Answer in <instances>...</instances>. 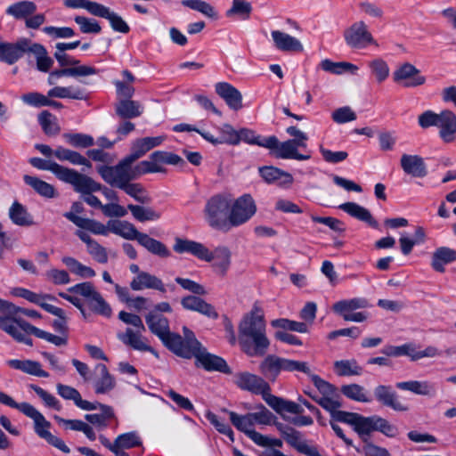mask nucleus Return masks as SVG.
Here are the masks:
<instances>
[{
  "instance_id": "f257e3e1",
  "label": "nucleus",
  "mask_w": 456,
  "mask_h": 456,
  "mask_svg": "<svg viewBox=\"0 0 456 456\" xmlns=\"http://www.w3.org/2000/svg\"><path fill=\"white\" fill-rule=\"evenodd\" d=\"M63 216L80 229H85L95 235H108L109 232H111L126 240H137L142 247L154 256L161 258L171 256L170 250L163 242L140 232L133 224L127 221L110 220L107 225H104L99 221L75 216L71 212H66Z\"/></svg>"
},
{
  "instance_id": "f03ea898",
  "label": "nucleus",
  "mask_w": 456,
  "mask_h": 456,
  "mask_svg": "<svg viewBox=\"0 0 456 456\" xmlns=\"http://www.w3.org/2000/svg\"><path fill=\"white\" fill-rule=\"evenodd\" d=\"M239 343L250 357L264 356L270 346L264 310L258 302L254 303L239 324Z\"/></svg>"
},
{
  "instance_id": "7ed1b4c3",
  "label": "nucleus",
  "mask_w": 456,
  "mask_h": 456,
  "mask_svg": "<svg viewBox=\"0 0 456 456\" xmlns=\"http://www.w3.org/2000/svg\"><path fill=\"white\" fill-rule=\"evenodd\" d=\"M235 384L243 390L261 395L265 402L278 413L301 414L304 411L300 404L272 395L269 384L257 375L240 372L235 377Z\"/></svg>"
},
{
  "instance_id": "20e7f679",
  "label": "nucleus",
  "mask_w": 456,
  "mask_h": 456,
  "mask_svg": "<svg viewBox=\"0 0 456 456\" xmlns=\"http://www.w3.org/2000/svg\"><path fill=\"white\" fill-rule=\"evenodd\" d=\"M118 318L126 324L135 329L127 328L124 333L118 334V338L120 341L134 350L151 352L156 357H159V354L149 345L147 338L142 336L145 327L139 315L121 311L118 314Z\"/></svg>"
},
{
  "instance_id": "39448f33",
  "label": "nucleus",
  "mask_w": 456,
  "mask_h": 456,
  "mask_svg": "<svg viewBox=\"0 0 456 456\" xmlns=\"http://www.w3.org/2000/svg\"><path fill=\"white\" fill-rule=\"evenodd\" d=\"M231 194L217 193L211 196L204 207V217L208 225L216 230L227 231Z\"/></svg>"
},
{
  "instance_id": "423d86ee",
  "label": "nucleus",
  "mask_w": 456,
  "mask_h": 456,
  "mask_svg": "<svg viewBox=\"0 0 456 456\" xmlns=\"http://www.w3.org/2000/svg\"><path fill=\"white\" fill-rule=\"evenodd\" d=\"M259 371L266 379L273 382L281 371H300L309 374L310 368L305 362L269 354L261 362Z\"/></svg>"
},
{
  "instance_id": "0eeeda50",
  "label": "nucleus",
  "mask_w": 456,
  "mask_h": 456,
  "mask_svg": "<svg viewBox=\"0 0 456 456\" xmlns=\"http://www.w3.org/2000/svg\"><path fill=\"white\" fill-rule=\"evenodd\" d=\"M256 210V204L250 194H242L235 200L231 196L227 230L248 223L255 216Z\"/></svg>"
},
{
  "instance_id": "6e6552de",
  "label": "nucleus",
  "mask_w": 456,
  "mask_h": 456,
  "mask_svg": "<svg viewBox=\"0 0 456 456\" xmlns=\"http://www.w3.org/2000/svg\"><path fill=\"white\" fill-rule=\"evenodd\" d=\"M68 292L79 295L84 297L90 310L94 314L104 317H110L112 309L107 301L102 297L101 293L96 290L94 286L88 281L76 284L68 289Z\"/></svg>"
},
{
  "instance_id": "1a4fd4ad",
  "label": "nucleus",
  "mask_w": 456,
  "mask_h": 456,
  "mask_svg": "<svg viewBox=\"0 0 456 456\" xmlns=\"http://www.w3.org/2000/svg\"><path fill=\"white\" fill-rule=\"evenodd\" d=\"M133 164L134 162L126 157L116 166L99 167L98 173L107 183L121 189L127 182L136 179Z\"/></svg>"
},
{
  "instance_id": "9d476101",
  "label": "nucleus",
  "mask_w": 456,
  "mask_h": 456,
  "mask_svg": "<svg viewBox=\"0 0 456 456\" xmlns=\"http://www.w3.org/2000/svg\"><path fill=\"white\" fill-rule=\"evenodd\" d=\"M24 415L33 419L34 430L40 438L45 439L49 444L54 446L64 453L69 452V448L66 445L64 441L60 437L53 436L49 431L51 423L32 404L28 406L24 412Z\"/></svg>"
},
{
  "instance_id": "9b49d317",
  "label": "nucleus",
  "mask_w": 456,
  "mask_h": 456,
  "mask_svg": "<svg viewBox=\"0 0 456 456\" xmlns=\"http://www.w3.org/2000/svg\"><path fill=\"white\" fill-rule=\"evenodd\" d=\"M346 44L354 49H364L370 45L378 46L377 41L362 20L354 22L344 31Z\"/></svg>"
},
{
  "instance_id": "f8f14e48",
  "label": "nucleus",
  "mask_w": 456,
  "mask_h": 456,
  "mask_svg": "<svg viewBox=\"0 0 456 456\" xmlns=\"http://www.w3.org/2000/svg\"><path fill=\"white\" fill-rule=\"evenodd\" d=\"M59 180L71 184L74 190L77 192H80L82 195L101 190V185L91 177L68 167L64 168Z\"/></svg>"
},
{
  "instance_id": "ddd939ff",
  "label": "nucleus",
  "mask_w": 456,
  "mask_h": 456,
  "mask_svg": "<svg viewBox=\"0 0 456 456\" xmlns=\"http://www.w3.org/2000/svg\"><path fill=\"white\" fill-rule=\"evenodd\" d=\"M30 42L31 40L26 37L13 43L0 41V61L8 65L16 63L28 53Z\"/></svg>"
},
{
  "instance_id": "4468645a",
  "label": "nucleus",
  "mask_w": 456,
  "mask_h": 456,
  "mask_svg": "<svg viewBox=\"0 0 456 456\" xmlns=\"http://www.w3.org/2000/svg\"><path fill=\"white\" fill-rule=\"evenodd\" d=\"M393 79L404 87H416L426 82V77L421 75L420 70L409 62L403 63L395 70Z\"/></svg>"
},
{
  "instance_id": "2eb2a0df",
  "label": "nucleus",
  "mask_w": 456,
  "mask_h": 456,
  "mask_svg": "<svg viewBox=\"0 0 456 456\" xmlns=\"http://www.w3.org/2000/svg\"><path fill=\"white\" fill-rule=\"evenodd\" d=\"M339 422H344L351 425L354 431L365 441L372 431H374L375 415L371 417H364L358 413H339Z\"/></svg>"
},
{
  "instance_id": "dca6fc26",
  "label": "nucleus",
  "mask_w": 456,
  "mask_h": 456,
  "mask_svg": "<svg viewBox=\"0 0 456 456\" xmlns=\"http://www.w3.org/2000/svg\"><path fill=\"white\" fill-rule=\"evenodd\" d=\"M173 249L178 254L188 253L200 260L206 262L212 261L210 250L205 245L198 241L177 237L175 239Z\"/></svg>"
},
{
  "instance_id": "f3484780",
  "label": "nucleus",
  "mask_w": 456,
  "mask_h": 456,
  "mask_svg": "<svg viewBox=\"0 0 456 456\" xmlns=\"http://www.w3.org/2000/svg\"><path fill=\"white\" fill-rule=\"evenodd\" d=\"M13 295L39 305L53 315H60L61 314V308L46 303V300L56 299L55 297L51 294H38L25 288H16L13 289Z\"/></svg>"
},
{
  "instance_id": "a211bd4d",
  "label": "nucleus",
  "mask_w": 456,
  "mask_h": 456,
  "mask_svg": "<svg viewBox=\"0 0 456 456\" xmlns=\"http://www.w3.org/2000/svg\"><path fill=\"white\" fill-rule=\"evenodd\" d=\"M301 148L299 144L292 140H287L280 142L276 137V142L272 148H267L273 151V154L282 159H297V160H307L311 158L310 153L301 154L297 151V149Z\"/></svg>"
},
{
  "instance_id": "6ab92c4d",
  "label": "nucleus",
  "mask_w": 456,
  "mask_h": 456,
  "mask_svg": "<svg viewBox=\"0 0 456 456\" xmlns=\"http://www.w3.org/2000/svg\"><path fill=\"white\" fill-rule=\"evenodd\" d=\"M374 395L379 403L395 411H409V406L399 400L397 394L389 386H377L374 389Z\"/></svg>"
},
{
  "instance_id": "aec40b11",
  "label": "nucleus",
  "mask_w": 456,
  "mask_h": 456,
  "mask_svg": "<svg viewBox=\"0 0 456 456\" xmlns=\"http://www.w3.org/2000/svg\"><path fill=\"white\" fill-rule=\"evenodd\" d=\"M94 371L96 377L93 380V385L95 394L106 395L111 392L116 387V379L110 373L107 366L103 363H98Z\"/></svg>"
},
{
  "instance_id": "412c9836",
  "label": "nucleus",
  "mask_w": 456,
  "mask_h": 456,
  "mask_svg": "<svg viewBox=\"0 0 456 456\" xmlns=\"http://www.w3.org/2000/svg\"><path fill=\"white\" fill-rule=\"evenodd\" d=\"M436 127L439 128V137L443 142L450 143L456 139V115L449 110L439 113Z\"/></svg>"
},
{
  "instance_id": "4be33fe9",
  "label": "nucleus",
  "mask_w": 456,
  "mask_h": 456,
  "mask_svg": "<svg viewBox=\"0 0 456 456\" xmlns=\"http://www.w3.org/2000/svg\"><path fill=\"white\" fill-rule=\"evenodd\" d=\"M192 357H195L197 362L208 371L215 370L226 374L231 373V369L222 357L209 354L206 350L200 348Z\"/></svg>"
},
{
  "instance_id": "5701e85b",
  "label": "nucleus",
  "mask_w": 456,
  "mask_h": 456,
  "mask_svg": "<svg viewBox=\"0 0 456 456\" xmlns=\"http://www.w3.org/2000/svg\"><path fill=\"white\" fill-rule=\"evenodd\" d=\"M271 37L274 47L281 52L301 53L304 46L299 39L281 30H272Z\"/></svg>"
},
{
  "instance_id": "b1692460",
  "label": "nucleus",
  "mask_w": 456,
  "mask_h": 456,
  "mask_svg": "<svg viewBox=\"0 0 456 456\" xmlns=\"http://www.w3.org/2000/svg\"><path fill=\"white\" fill-rule=\"evenodd\" d=\"M400 164L403 172L412 177L423 178L428 175L427 165L419 155L403 154Z\"/></svg>"
},
{
  "instance_id": "393cba45",
  "label": "nucleus",
  "mask_w": 456,
  "mask_h": 456,
  "mask_svg": "<svg viewBox=\"0 0 456 456\" xmlns=\"http://www.w3.org/2000/svg\"><path fill=\"white\" fill-rule=\"evenodd\" d=\"M215 90L230 109L239 110L242 108V95L232 85L227 82H218L215 85Z\"/></svg>"
},
{
  "instance_id": "a878e982",
  "label": "nucleus",
  "mask_w": 456,
  "mask_h": 456,
  "mask_svg": "<svg viewBox=\"0 0 456 456\" xmlns=\"http://www.w3.org/2000/svg\"><path fill=\"white\" fill-rule=\"evenodd\" d=\"M130 287L134 291L148 289H155L161 293L167 292L166 286L162 280L147 272H141L136 275L130 282Z\"/></svg>"
},
{
  "instance_id": "bb28decb",
  "label": "nucleus",
  "mask_w": 456,
  "mask_h": 456,
  "mask_svg": "<svg viewBox=\"0 0 456 456\" xmlns=\"http://www.w3.org/2000/svg\"><path fill=\"white\" fill-rule=\"evenodd\" d=\"M182 306L189 311L198 312L208 318L216 319L218 314L215 307L197 296H186L181 299Z\"/></svg>"
},
{
  "instance_id": "cd10ccee",
  "label": "nucleus",
  "mask_w": 456,
  "mask_h": 456,
  "mask_svg": "<svg viewBox=\"0 0 456 456\" xmlns=\"http://www.w3.org/2000/svg\"><path fill=\"white\" fill-rule=\"evenodd\" d=\"M259 174L267 183H276L279 186L287 187L294 182L291 174L273 166L260 167Z\"/></svg>"
},
{
  "instance_id": "c85d7f7f",
  "label": "nucleus",
  "mask_w": 456,
  "mask_h": 456,
  "mask_svg": "<svg viewBox=\"0 0 456 456\" xmlns=\"http://www.w3.org/2000/svg\"><path fill=\"white\" fill-rule=\"evenodd\" d=\"M164 141L163 136L144 137L135 140L131 147V153L126 156L131 161L134 162L144 156L151 149L159 146Z\"/></svg>"
},
{
  "instance_id": "c756f323",
  "label": "nucleus",
  "mask_w": 456,
  "mask_h": 456,
  "mask_svg": "<svg viewBox=\"0 0 456 456\" xmlns=\"http://www.w3.org/2000/svg\"><path fill=\"white\" fill-rule=\"evenodd\" d=\"M338 208L360 221L367 223L372 228H378L379 224L373 218L370 212L364 207L355 202H346L340 204Z\"/></svg>"
},
{
  "instance_id": "7c9ffc66",
  "label": "nucleus",
  "mask_w": 456,
  "mask_h": 456,
  "mask_svg": "<svg viewBox=\"0 0 456 456\" xmlns=\"http://www.w3.org/2000/svg\"><path fill=\"white\" fill-rule=\"evenodd\" d=\"M160 340L162 343L176 355L190 359L192 357L191 351L186 346L183 338L175 333L168 331Z\"/></svg>"
},
{
  "instance_id": "2f4dec72",
  "label": "nucleus",
  "mask_w": 456,
  "mask_h": 456,
  "mask_svg": "<svg viewBox=\"0 0 456 456\" xmlns=\"http://www.w3.org/2000/svg\"><path fill=\"white\" fill-rule=\"evenodd\" d=\"M395 387L403 391H410L418 395L433 396L436 393L434 385L427 380H409L397 382Z\"/></svg>"
},
{
  "instance_id": "473e14b6",
  "label": "nucleus",
  "mask_w": 456,
  "mask_h": 456,
  "mask_svg": "<svg viewBox=\"0 0 456 456\" xmlns=\"http://www.w3.org/2000/svg\"><path fill=\"white\" fill-rule=\"evenodd\" d=\"M145 322L151 332L156 335L159 339L170 331L168 320L154 311H151L146 314Z\"/></svg>"
},
{
  "instance_id": "72a5a7b5",
  "label": "nucleus",
  "mask_w": 456,
  "mask_h": 456,
  "mask_svg": "<svg viewBox=\"0 0 456 456\" xmlns=\"http://www.w3.org/2000/svg\"><path fill=\"white\" fill-rule=\"evenodd\" d=\"M8 216L10 220L18 226H31L34 224L33 217L27 208L15 200L11 205Z\"/></svg>"
},
{
  "instance_id": "f704fd0d",
  "label": "nucleus",
  "mask_w": 456,
  "mask_h": 456,
  "mask_svg": "<svg viewBox=\"0 0 456 456\" xmlns=\"http://www.w3.org/2000/svg\"><path fill=\"white\" fill-rule=\"evenodd\" d=\"M369 305V302L366 298L354 297L336 302L333 305L332 309L336 314H339L343 318L345 314H350L358 309L367 308Z\"/></svg>"
},
{
  "instance_id": "c9c22d12",
  "label": "nucleus",
  "mask_w": 456,
  "mask_h": 456,
  "mask_svg": "<svg viewBox=\"0 0 456 456\" xmlns=\"http://www.w3.org/2000/svg\"><path fill=\"white\" fill-rule=\"evenodd\" d=\"M7 364L15 370H20L29 375L40 378H48L49 373L44 370L38 362L31 360H18L12 359L7 362Z\"/></svg>"
},
{
  "instance_id": "e433bc0d",
  "label": "nucleus",
  "mask_w": 456,
  "mask_h": 456,
  "mask_svg": "<svg viewBox=\"0 0 456 456\" xmlns=\"http://www.w3.org/2000/svg\"><path fill=\"white\" fill-rule=\"evenodd\" d=\"M239 142L243 141L248 144L258 145L264 148H272L276 142V136L271 135L268 137H262L256 134L253 130L248 128H241L238 131Z\"/></svg>"
},
{
  "instance_id": "4c0bfd02",
  "label": "nucleus",
  "mask_w": 456,
  "mask_h": 456,
  "mask_svg": "<svg viewBox=\"0 0 456 456\" xmlns=\"http://www.w3.org/2000/svg\"><path fill=\"white\" fill-rule=\"evenodd\" d=\"M454 261H456V250L441 247L433 253L431 266L435 271L444 273V265Z\"/></svg>"
},
{
  "instance_id": "58836bf2",
  "label": "nucleus",
  "mask_w": 456,
  "mask_h": 456,
  "mask_svg": "<svg viewBox=\"0 0 456 456\" xmlns=\"http://www.w3.org/2000/svg\"><path fill=\"white\" fill-rule=\"evenodd\" d=\"M28 53L35 55L37 69L41 72H48L53 65V60L48 56L45 47L38 43L30 42Z\"/></svg>"
},
{
  "instance_id": "ea45409f",
  "label": "nucleus",
  "mask_w": 456,
  "mask_h": 456,
  "mask_svg": "<svg viewBox=\"0 0 456 456\" xmlns=\"http://www.w3.org/2000/svg\"><path fill=\"white\" fill-rule=\"evenodd\" d=\"M96 16L108 20L110 27L116 32L126 34L130 30L128 24L122 19L121 16L110 11L109 7L103 4H101Z\"/></svg>"
},
{
  "instance_id": "a19ab883",
  "label": "nucleus",
  "mask_w": 456,
  "mask_h": 456,
  "mask_svg": "<svg viewBox=\"0 0 456 456\" xmlns=\"http://www.w3.org/2000/svg\"><path fill=\"white\" fill-rule=\"evenodd\" d=\"M214 267L221 275H225L231 265V251L226 247H217L214 251L210 250Z\"/></svg>"
},
{
  "instance_id": "79ce46f5",
  "label": "nucleus",
  "mask_w": 456,
  "mask_h": 456,
  "mask_svg": "<svg viewBox=\"0 0 456 456\" xmlns=\"http://www.w3.org/2000/svg\"><path fill=\"white\" fill-rule=\"evenodd\" d=\"M23 180L26 184L29 185L37 194L44 198L53 199L57 195L56 190L52 184L38 177L26 175Z\"/></svg>"
},
{
  "instance_id": "37998d69",
  "label": "nucleus",
  "mask_w": 456,
  "mask_h": 456,
  "mask_svg": "<svg viewBox=\"0 0 456 456\" xmlns=\"http://www.w3.org/2000/svg\"><path fill=\"white\" fill-rule=\"evenodd\" d=\"M49 97L60 99L86 100L85 90L77 86H55L47 93Z\"/></svg>"
},
{
  "instance_id": "c03bdc74",
  "label": "nucleus",
  "mask_w": 456,
  "mask_h": 456,
  "mask_svg": "<svg viewBox=\"0 0 456 456\" xmlns=\"http://www.w3.org/2000/svg\"><path fill=\"white\" fill-rule=\"evenodd\" d=\"M37 11V5L32 1H20L8 6L6 13L16 20H27Z\"/></svg>"
},
{
  "instance_id": "a18cd8bd",
  "label": "nucleus",
  "mask_w": 456,
  "mask_h": 456,
  "mask_svg": "<svg viewBox=\"0 0 456 456\" xmlns=\"http://www.w3.org/2000/svg\"><path fill=\"white\" fill-rule=\"evenodd\" d=\"M116 112L122 118H134L142 114V107L138 102L125 99L116 105Z\"/></svg>"
},
{
  "instance_id": "49530a36",
  "label": "nucleus",
  "mask_w": 456,
  "mask_h": 456,
  "mask_svg": "<svg viewBox=\"0 0 456 456\" xmlns=\"http://www.w3.org/2000/svg\"><path fill=\"white\" fill-rule=\"evenodd\" d=\"M127 209L130 210L133 217L139 222L157 221L161 214L151 207L129 204Z\"/></svg>"
},
{
  "instance_id": "de8ad7c7",
  "label": "nucleus",
  "mask_w": 456,
  "mask_h": 456,
  "mask_svg": "<svg viewBox=\"0 0 456 456\" xmlns=\"http://www.w3.org/2000/svg\"><path fill=\"white\" fill-rule=\"evenodd\" d=\"M334 371L338 376H359L362 373V367L356 360H340L334 362Z\"/></svg>"
},
{
  "instance_id": "09e8293b",
  "label": "nucleus",
  "mask_w": 456,
  "mask_h": 456,
  "mask_svg": "<svg viewBox=\"0 0 456 456\" xmlns=\"http://www.w3.org/2000/svg\"><path fill=\"white\" fill-rule=\"evenodd\" d=\"M341 392L347 398L356 402L370 403L372 401L367 390L358 384L345 385L341 387Z\"/></svg>"
},
{
  "instance_id": "8fccbe9b",
  "label": "nucleus",
  "mask_w": 456,
  "mask_h": 456,
  "mask_svg": "<svg viewBox=\"0 0 456 456\" xmlns=\"http://www.w3.org/2000/svg\"><path fill=\"white\" fill-rule=\"evenodd\" d=\"M61 262L69 269V271L82 278H92L95 276V272L89 266H86L71 256H63Z\"/></svg>"
},
{
  "instance_id": "3c124183",
  "label": "nucleus",
  "mask_w": 456,
  "mask_h": 456,
  "mask_svg": "<svg viewBox=\"0 0 456 456\" xmlns=\"http://www.w3.org/2000/svg\"><path fill=\"white\" fill-rule=\"evenodd\" d=\"M37 119L43 131L47 135H56L60 133L61 128L57 123L56 117L53 116L50 111L43 110L38 115Z\"/></svg>"
},
{
  "instance_id": "603ef678",
  "label": "nucleus",
  "mask_w": 456,
  "mask_h": 456,
  "mask_svg": "<svg viewBox=\"0 0 456 456\" xmlns=\"http://www.w3.org/2000/svg\"><path fill=\"white\" fill-rule=\"evenodd\" d=\"M118 451H125L134 447H142V441L137 432L132 431L121 434L116 438Z\"/></svg>"
},
{
  "instance_id": "864d4df0",
  "label": "nucleus",
  "mask_w": 456,
  "mask_h": 456,
  "mask_svg": "<svg viewBox=\"0 0 456 456\" xmlns=\"http://www.w3.org/2000/svg\"><path fill=\"white\" fill-rule=\"evenodd\" d=\"M223 411L228 413L230 417V420L232 425L244 434H248L251 430L254 429V425L252 422V419L250 413L245 415H239L234 411H228L224 409Z\"/></svg>"
},
{
  "instance_id": "5fc2aeb1",
  "label": "nucleus",
  "mask_w": 456,
  "mask_h": 456,
  "mask_svg": "<svg viewBox=\"0 0 456 456\" xmlns=\"http://www.w3.org/2000/svg\"><path fill=\"white\" fill-rule=\"evenodd\" d=\"M252 12V5L246 0H232V6L226 11V17L237 16L240 20H248Z\"/></svg>"
},
{
  "instance_id": "6e6d98bb",
  "label": "nucleus",
  "mask_w": 456,
  "mask_h": 456,
  "mask_svg": "<svg viewBox=\"0 0 456 456\" xmlns=\"http://www.w3.org/2000/svg\"><path fill=\"white\" fill-rule=\"evenodd\" d=\"M99 409L102 410L101 414H86L85 418L91 424L95 425L103 429L108 426L107 419L114 417V411L110 406L105 404L100 405Z\"/></svg>"
},
{
  "instance_id": "4d7b16f0",
  "label": "nucleus",
  "mask_w": 456,
  "mask_h": 456,
  "mask_svg": "<svg viewBox=\"0 0 456 456\" xmlns=\"http://www.w3.org/2000/svg\"><path fill=\"white\" fill-rule=\"evenodd\" d=\"M121 190L142 204H147L151 202L150 196L146 192L143 186L140 183H133L131 182H127L121 188Z\"/></svg>"
},
{
  "instance_id": "13d9d810",
  "label": "nucleus",
  "mask_w": 456,
  "mask_h": 456,
  "mask_svg": "<svg viewBox=\"0 0 456 456\" xmlns=\"http://www.w3.org/2000/svg\"><path fill=\"white\" fill-rule=\"evenodd\" d=\"M182 4L183 6L189 7L192 10H195L203 15L211 18L216 19L217 12L215 8L208 3L202 0H183Z\"/></svg>"
},
{
  "instance_id": "bf43d9fd",
  "label": "nucleus",
  "mask_w": 456,
  "mask_h": 456,
  "mask_svg": "<svg viewBox=\"0 0 456 456\" xmlns=\"http://www.w3.org/2000/svg\"><path fill=\"white\" fill-rule=\"evenodd\" d=\"M368 67L379 83L385 81L389 76V67L381 58H376L369 61Z\"/></svg>"
},
{
  "instance_id": "052dcab7",
  "label": "nucleus",
  "mask_w": 456,
  "mask_h": 456,
  "mask_svg": "<svg viewBox=\"0 0 456 456\" xmlns=\"http://www.w3.org/2000/svg\"><path fill=\"white\" fill-rule=\"evenodd\" d=\"M272 326L286 330L297 331L299 333H307L309 329L306 323L301 322L291 321L285 318H280L272 322Z\"/></svg>"
},
{
  "instance_id": "680f3d73",
  "label": "nucleus",
  "mask_w": 456,
  "mask_h": 456,
  "mask_svg": "<svg viewBox=\"0 0 456 456\" xmlns=\"http://www.w3.org/2000/svg\"><path fill=\"white\" fill-rule=\"evenodd\" d=\"M315 401L323 409L330 412L332 419L336 421H339V413H348L347 411H339L341 403L338 399L334 397H330L329 395H322V397L315 399Z\"/></svg>"
},
{
  "instance_id": "e2e57ef3",
  "label": "nucleus",
  "mask_w": 456,
  "mask_h": 456,
  "mask_svg": "<svg viewBox=\"0 0 456 456\" xmlns=\"http://www.w3.org/2000/svg\"><path fill=\"white\" fill-rule=\"evenodd\" d=\"M29 163L36 168L40 170H47L52 172L58 179H60L65 167L56 162L45 160L41 158H31Z\"/></svg>"
},
{
  "instance_id": "0e129e2a",
  "label": "nucleus",
  "mask_w": 456,
  "mask_h": 456,
  "mask_svg": "<svg viewBox=\"0 0 456 456\" xmlns=\"http://www.w3.org/2000/svg\"><path fill=\"white\" fill-rule=\"evenodd\" d=\"M150 159H153L159 167H162L163 165H178L183 162V159L177 154L163 151L152 152Z\"/></svg>"
},
{
  "instance_id": "69168bd1",
  "label": "nucleus",
  "mask_w": 456,
  "mask_h": 456,
  "mask_svg": "<svg viewBox=\"0 0 456 456\" xmlns=\"http://www.w3.org/2000/svg\"><path fill=\"white\" fill-rule=\"evenodd\" d=\"M246 436L249 439H251L256 444L261 447H281L283 444L281 439L270 438L256 432L255 429L251 430Z\"/></svg>"
},
{
  "instance_id": "338daca9",
  "label": "nucleus",
  "mask_w": 456,
  "mask_h": 456,
  "mask_svg": "<svg viewBox=\"0 0 456 456\" xmlns=\"http://www.w3.org/2000/svg\"><path fill=\"white\" fill-rule=\"evenodd\" d=\"M45 276L53 285H66L71 281L69 273L63 269L51 268L45 272Z\"/></svg>"
},
{
  "instance_id": "774afa93",
  "label": "nucleus",
  "mask_w": 456,
  "mask_h": 456,
  "mask_svg": "<svg viewBox=\"0 0 456 456\" xmlns=\"http://www.w3.org/2000/svg\"><path fill=\"white\" fill-rule=\"evenodd\" d=\"M74 20L79 26L82 33L98 34L102 30V28L96 20L89 19L85 16H76Z\"/></svg>"
}]
</instances>
